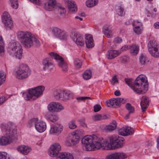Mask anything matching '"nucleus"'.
Masks as SVG:
<instances>
[{"label":"nucleus","instance_id":"59","mask_svg":"<svg viewBox=\"0 0 159 159\" xmlns=\"http://www.w3.org/2000/svg\"><path fill=\"white\" fill-rule=\"evenodd\" d=\"M112 80L113 81L112 84H115L116 83H118V79L116 75H115L112 77Z\"/></svg>","mask_w":159,"mask_h":159},{"label":"nucleus","instance_id":"5","mask_svg":"<svg viewBox=\"0 0 159 159\" xmlns=\"http://www.w3.org/2000/svg\"><path fill=\"white\" fill-rule=\"evenodd\" d=\"M61 146L58 143H55L51 145L49 151V155L52 157H56V159H74L72 154L68 152H59Z\"/></svg>","mask_w":159,"mask_h":159},{"label":"nucleus","instance_id":"12","mask_svg":"<svg viewBox=\"0 0 159 159\" xmlns=\"http://www.w3.org/2000/svg\"><path fill=\"white\" fill-rule=\"evenodd\" d=\"M49 55L56 60L58 63L59 66L61 68L62 70L66 72L67 70L68 66L62 58L57 53L54 52H51L49 53Z\"/></svg>","mask_w":159,"mask_h":159},{"label":"nucleus","instance_id":"19","mask_svg":"<svg viewBox=\"0 0 159 159\" xmlns=\"http://www.w3.org/2000/svg\"><path fill=\"white\" fill-rule=\"evenodd\" d=\"M55 4L56 1L55 0H48L44 3L43 7L47 11H52L55 7Z\"/></svg>","mask_w":159,"mask_h":159},{"label":"nucleus","instance_id":"46","mask_svg":"<svg viewBox=\"0 0 159 159\" xmlns=\"http://www.w3.org/2000/svg\"><path fill=\"white\" fill-rule=\"evenodd\" d=\"M54 105L56 109V112L60 111L64 109V107L62 105L58 102H55Z\"/></svg>","mask_w":159,"mask_h":159},{"label":"nucleus","instance_id":"6","mask_svg":"<svg viewBox=\"0 0 159 159\" xmlns=\"http://www.w3.org/2000/svg\"><path fill=\"white\" fill-rule=\"evenodd\" d=\"M44 90V86L39 85L29 89L28 90V92H25L23 93L22 96L26 100H29L31 99L34 100L43 94Z\"/></svg>","mask_w":159,"mask_h":159},{"label":"nucleus","instance_id":"52","mask_svg":"<svg viewBox=\"0 0 159 159\" xmlns=\"http://www.w3.org/2000/svg\"><path fill=\"white\" fill-rule=\"evenodd\" d=\"M120 60L122 62L125 63L129 61V58L128 56H124L120 58Z\"/></svg>","mask_w":159,"mask_h":159},{"label":"nucleus","instance_id":"50","mask_svg":"<svg viewBox=\"0 0 159 159\" xmlns=\"http://www.w3.org/2000/svg\"><path fill=\"white\" fill-rule=\"evenodd\" d=\"M6 152H0V159H10L9 157L7 156Z\"/></svg>","mask_w":159,"mask_h":159},{"label":"nucleus","instance_id":"49","mask_svg":"<svg viewBox=\"0 0 159 159\" xmlns=\"http://www.w3.org/2000/svg\"><path fill=\"white\" fill-rule=\"evenodd\" d=\"M48 118L49 120L52 122H55L58 119L57 116L53 115H49Z\"/></svg>","mask_w":159,"mask_h":159},{"label":"nucleus","instance_id":"42","mask_svg":"<svg viewBox=\"0 0 159 159\" xmlns=\"http://www.w3.org/2000/svg\"><path fill=\"white\" fill-rule=\"evenodd\" d=\"M4 46L5 44L2 37L1 36L0 39V55H2V53L4 52Z\"/></svg>","mask_w":159,"mask_h":159},{"label":"nucleus","instance_id":"36","mask_svg":"<svg viewBox=\"0 0 159 159\" xmlns=\"http://www.w3.org/2000/svg\"><path fill=\"white\" fill-rule=\"evenodd\" d=\"M63 94L62 95V100H68L70 98L72 94L69 91H63Z\"/></svg>","mask_w":159,"mask_h":159},{"label":"nucleus","instance_id":"61","mask_svg":"<svg viewBox=\"0 0 159 159\" xmlns=\"http://www.w3.org/2000/svg\"><path fill=\"white\" fill-rule=\"evenodd\" d=\"M128 49H129V45H125L121 48V50L122 51L124 50H126Z\"/></svg>","mask_w":159,"mask_h":159},{"label":"nucleus","instance_id":"40","mask_svg":"<svg viewBox=\"0 0 159 159\" xmlns=\"http://www.w3.org/2000/svg\"><path fill=\"white\" fill-rule=\"evenodd\" d=\"M6 80V75L5 72L2 71H0V86L3 84Z\"/></svg>","mask_w":159,"mask_h":159},{"label":"nucleus","instance_id":"20","mask_svg":"<svg viewBox=\"0 0 159 159\" xmlns=\"http://www.w3.org/2000/svg\"><path fill=\"white\" fill-rule=\"evenodd\" d=\"M149 102V99L148 97L143 96L142 97L140 105L141 109L143 112L145 111L146 109L148 106Z\"/></svg>","mask_w":159,"mask_h":159},{"label":"nucleus","instance_id":"23","mask_svg":"<svg viewBox=\"0 0 159 159\" xmlns=\"http://www.w3.org/2000/svg\"><path fill=\"white\" fill-rule=\"evenodd\" d=\"M43 69L44 70H50L54 66L52 61L50 59L47 58L43 61Z\"/></svg>","mask_w":159,"mask_h":159},{"label":"nucleus","instance_id":"64","mask_svg":"<svg viewBox=\"0 0 159 159\" xmlns=\"http://www.w3.org/2000/svg\"><path fill=\"white\" fill-rule=\"evenodd\" d=\"M157 147L158 150H159V137L157 139Z\"/></svg>","mask_w":159,"mask_h":159},{"label":"nucleus","instance_id":"22","mask_svg":"<svg viewBox=\"0 0 159 159\" xmlns=\"http://www.w3.org/2000/svg\"><path fill=\"white\" fill-rule=\"evenodd\" d=\"M142 23L138 20H134L133 22V30L135 33L139 34L141 33L142 29L140 26L142 25Z\"/></svg>","mask_w":159,"mask_h":159},{"label":"nucleus","instance_id":"34","mask_svg":"<svg viewBox=\"0 0 159 159\" xmlns=\"http://www.w3.org/2000/svg\"><path fill=\"white\" fill-rule=\"evenodd\" d=\"M98 2V0H88L86 2V4L87 7H92L96 5Z\"/></svg>","mask_w":159,"mask_h":159},{"label":"nucleus","instance_id":"26","mask_svg":"<svg viewBox=\"0 0 159 159\" xmlns=\"http://www.w3.org/2000/svg\"><path fill=\"white\" fill-rule=\"evenodd\" d=\"M85 39V44L88 48H91L93 46V37L91 35H86Z\"/></svg>","mask_w":159,"mask_h":159},{"label":"nucleus","instance_id":"15","mask_svg":"<svg viewBox=\"0 0 159 159\" xmlns=\"http://www.w3.org/2000/svg\"><path fill=\"white\" fill-rule=\"evenodd\" d=\"M2 20L4 23L6 27H8L10 29L11 28L13 25L12 20L9 14L7 12H4L3 14Z\"/></svg>","mask_w":159,"mask_h":159},{"label":"nucleus","instance_id":"37","mask_svg":"<svg viewBox=\"0 0 159 159\" xmlns=\"http://www.w3.org/2000/svg\"><path fill=\"white\" fill-rule=\"evenodd\" d=\"M92 76V72L90 70H87L85 71L83 75V78L85 80H88Z\"/></svg>","mask_w":159,"mask_h":159},{"label":"nucleus","instance_id":"60","mask_svg":"<svg viewBox=\"0 0 159 159\" xmlns=\"http://www.w3.org/2000/svg\"><path fill=\"white\" fill-rule=\"evenodd\" d=\"M6 100V99L4 96L0 98V105L2 104Z\"/></svg>","mask_w":159,"mask_h":159},{"label":"nucleus","instance_id":"57","mask_svg":"<svg viewBox=\"0 0 159 159\" xmlns=\"http://www.w3.org/2000/svg\"><path fill=\"white\" fill-rule=\"evenodd\" d=\"M122 41V40L121 38L116 37L114 39L113 42L115 44H119Z\"/></svg>","mask_w":159,"mask_h":159},{"label":"nucleus","instance_id":"9","mask_svg":"<svg viewBox=\"0 0 159 159\" xmlns=\"http://www.w3.org/2000/svg\"><path fill=\"white\" fill-rule=\"evenodd\" d=\"M31 74V70L26 65H20L16 71V76L19 79H23L28 77Z\"/></svg>","mask_w":159,"mask_h":159},{"label":"nucleus","instance_id":"27","mask_svg":"<svg viewBox=\"0 0 159 159\" xmlns=\"http://www.w3.org/2000/svg\"><path fill=\"white\" fill-rule=\"evenodd\" d=\"M67 6L70 11L72 13H75L77 11V8L75 4L73 1L68 0L67 1Z\"/></svg>","mask_w":159,"mask_h":159},{"label":"nucleus","instance_id":"13","mask_svg":"<svg viewBox=\"0 0 159 159\" xmlns=\"http://www.w3.org/2000/svg\"><path fill=\"white\" fill-rule=\"evenodd\" d=\"M70 36L72 40L78 46H83L84 43L83 38L81 34L76 31L72 32L70 33Z\"/></svg>","mask_w":159,"mask_h":159},{"label":"nucleus","instance_id":"1","mask_svg":"<svg viewBox=\"0 0 159 159\" xmlns=\"http://www.w3.org/2000/svg\"><path fill=\"white\" fill-rule=\"evenodd\" d=\"M123 138L115 135L106 139L93 135H87L82 138L81 143L83 148L86 151H92L101 148L111 150L121 147L123 143Z\"/></svg>","mask_w":159,"mask_h":159},{"label":"nucleus","instance_id":"58","mask_svg":"<svg viewBox=\"0 0 159 159\" xmlns=\"http://www.w3.org/2000/svg\"><path fill=\"white\" fill-rule=\"evenodd\" d=\"M31 2L34 4L37 5H39L41 4V1L40 0H29Z\"/></svg>","mask_w":159,"mask_h":159},{"label":"nucleus","instance_id":"39","mask_svg":"<svg viewBox=\"0 0 159 159\" xmlns=\"http://www.w3.org/2000/svg\"><path fill=\"white\" fill-rule=\"evenodd\" d=\"M74 134V135L79 138L80 137L85 134V132L83 129H77L75 131Z\"/></svg>","mask_w":159,"mask_h":159},{"label":"nucleus","instance_id":"53","mask_svg":"<svg viewBox=\"0 0 159 159\" xmlns=\"http://www.w3.org/2000/svg\"><path fill=\"white\" fill-rule=\"evenodd\" d=\"M76 99L78 101L80 102L81 101H84L87 99H91V98L87 97H76Z\"/></svg>","mask_w":159,"mask_h":159},{"label":"nucleus","instance_id":"14","mask_svg":"<svg viewBox=\"0 0 159 159\" xmlns=\"http://www.w3.org/2000/svg\"><path fill=\"white\" fill-rule=\"evenodd\" d=\"M125 99L120 98H116L111 99L109 101H107L106 103V105L110 107L116 108L119 107L121 104H123L125 102Z\"/></svg>","mask_w":159,"mask_h":159},{"label":"nucleus","instance_id":"31","mask_svg":"<svg viewBox=\"0 0 159 159\" xmlns=\"http://www.w3.org/2000/svg\"><path fill=\"white\" fill-rule=\"evenodd\" d=\"M63 91L60 89L55 90L53 93L54 97L57 99L62 100Z\"/></svg>","mask_w":159,"mask_h":159},{"label":"nucleus","instance_id":"18","mask_svg":"<svg viewBox=\"0 0 159 159\" xmlns=\"http://www.w3.org/2000/svg\"><path fill=\"white\" fill-rule=\"evenodd\" d=\"M63 130V126L60 124H57L52 125L51 127L50 133L56 135L59 134Z\"/></svg>","mask_w":159,"mask_h":159},{"label":"nucleus","instance_id":"45","mask_svg":"<svg viewBox=\"0 0 159 159\" xmlns=\"http://www.w3.org/2000/svg\"><path fill=\"white\" fill-rule=\"evenodd\" d=\"M38 118H35L30 120L28 122V125L30 127L35 125L37 122Z\"/></svg>","mask_w":159,"mask_h":159},{"label":"nucleus","instance_id":"11","mask_svg":"<svg viewBox=\"0 0 159 159\" xmlns=\"http://www.w3.org/2000/svg\"><path fill=\"white\" fill-rule=\"evenodd\" d=\"M52 33L56 38L61 40L66 41L68 38V34L65 31L57 27L53 28L52 30Z\"/></svg>","mask_w":159,"mask_h":159},{"label":"nucleus","instance_id":"41","mask_svg":"<svg viewBox=\"0 0 159 159\" xmlns=\"http://www.w3.org/2000/svg\"><path fill=\"white\" fill-rule=\"evenodd\" d=\"M54 104L55 102H52L48 105V109L50 112H56V110Z\"/></svg>","mask_w":159,"mask_h":159},{"label":"nucleus","instance_id":"48","mask_svg":"<svg viewBox=\"0 0 159 159\" xmlns=\"http://www.w3.org/2000/svg\"><path fill=\"white\" fill-rule=\"evenodd\" d=\"M11 6L12 8L16 9L18 7L17 0H10Z\"/></svg>","mask_w":159,"mask_h":159},{"label":"nucleus","instance_id":"2","mask_svg":"<svg viewBox=\"0 0 159 159\" xmlns=\"http://www.w3.org/2000/svg\"><path fill=\"white\" fill-rule=\"evenodd\" d=\"M132 79L125 78V81L128 86L134 92L139 94H143L148 90V80L144 75H140L136 79L134 84H132Z\"/></svg>","mask_w":159,"mask_h":159},{"label":"nucleus","instance_id":"47","mask_svg":"<svg viewBox=\"0 0 159 159\" xmlns=\"http://www.w3.org/2000/svg\"><path fill=\"white\" fill-rule=\"evenodd\" d=\"M124 11L125 9L124 7L122 5L119 6L117 10L118 14L120 16H122L125 14Z\"/></svg>","mask_w":159,"mask_h":159},{"label":"nucleus","instance_id":"3","mask_svg":"<svg viewBox=\"0 0 159 159\" xmlns=\"http://www.w3.org/2000/svg\"><path fill=\"white\" fill-rule=\"evenodd\" d=\"M17 37L25 48H30L33 46L39 47L40 45L39 40L30 32L19 31L17 33Z\"/></svg>","mask_w":159,"mask_h":159},{"label":"nucleus","instance_id":"51","mask_svg":"<svg viewBox=\"0 0 159 159\" xmlns=\"http://www.w3.org/2000/svg\"><path fill=\"white\" fill-rule=\"evenodd\" d=\"M58 11L61 15H65L66 12L65 8L61 6L59 7L58 8Z\"/></svg>","mask_w":159,"mask_h":159},{"label":"nucleus","instance_id":"63","mask_svg":"<svg viewBox=\"0 0 159 159\" xmlns=\"http://www.w3.org/2000/svg\"><path fill=\"white\" fill-rule=\"evenodd\" d=\"M114 94L116 96H119L120 95V93L119 91L116 90Z\"/></svg>","mask_w":159,"mask_h":159},{"label":"nucleus","instance_id":"29","mask_svg":"<svg viewBox=\"0 0 159 159\" xmlns=\"http://www.w3.org/2000/svg\"><path fill=\"white\" fill-rule=\"evenodd\" d=\"M139 64L141 66H145L149 61L145 55L142 53L139 57Z\"/></svg>","mask_w":159,"mask_h":159},{"label":"nucleus","instance_id":"56","mask_svg":"<svg viewBox=\"0 0 159 159\" xmlns=\"http://www.w3.org/2000/svg\"><path fill=\"white\" fill-rule=\"evenodd\" d=\"M80 125L83 127H86L87 125L85 123V120L84 119H80L78 120Z\"/></svg>","mask_w":159,"mask_h":159},{"label":"nucleus","instance_id":"17","mask_svg":"<svg viewBox=\"0 0 159 159\" xmlns=\"http://www.w3.org/2000/svg\"><path fill=\"white\" fill-rule=\"evenodd\" d=\"M127 157V155L124 153L116 152L107 156L105 159H125Z\"/></svg>","mask_w":159,"mask_h":159},{"label":"nucleus","instance_id":"55","mask_svg":"<svg viewBox=\"0 0 159 159\" xmlns=\"http://www.w3.org/2000/svg\"><path fill=\"white\" fill-rule=\"evenodd\" d=\"M101 108V107L99 104H96L93 107V110L95 112L99 111Z\"/></svg>","mask_w":159,"mask_h":159},{"label":"nucleus","instance_id":"54","mask_svg":"<svg viewBox=\"0 0 159 159\" xmlns=\"http://www.w3.org/2000/svg\"><path fill=\"white\" fill-rule=\"evenodd\" d=\"M65 145L67 146H72L70 138L66 139L65 142Z\"/></svg>","mask_w":159,"mask_h":159},{"label":"nucleus","instance_id":"30","mask_svg":"<svg viewBox=\"0 0 159 159\" xmlns=\"http://www.w3.org/2000/svg\"><path fill=\"white\" fill-rule=\"evenodd\" d=\"M102 32L108 38H111L112 37L111 31L109 29L107 25H105L103 27Z\"/></svg>","mask_w":159,"mask_h":159},{"label":"nucleus","instance_id":"8","mask_svg":"<svg viewBox=\"0 0 159 159\" xmlns=\"http://www.w3.org/2000/svg\"><path fill=\"white\" fill-rule=\"evenodd\" d=\"M6 132V134L4 136L0 138V145L2 146H5L11 143L14 138V136L16 134L15 129L11 130L9 128H7V125H3Z\"/></svg>","mask_w":159,"mask_h":159},{"label":"nucleus","instance_id":"62","mask_svg":"<svg viewBox=\"0 0 159 159\" xmlns=\"http://www.w3.org/2000/svg\"><path fill=\"white\" fill-rule=\"evenodd\" d=\"M154 27L156 29H159V22H156L154 24Z\"/></svg>","mask_w":159,"mask_h":159},{"label":"nucleus","instance_id":"7","mask_svg":"<svg viewBox=\"0 0 159 159\" xmlns=\"http://www.w3.org/2000/svg\"><path fill=\"white\" fill-rule=\"evenodd\" d=\"M8 51L13 57L20 59L22 58L23 49L20 43L18 42L13 41L8 45Z\"/></svg>","mask_w":159,"mask_h":159},{"label":"nucleus","instance_id":"44","mask_svg":"<svg viewBox=\"0 0 159 159\" xmlns=\"http://www.w3.org/2000/svg\"><path fill=\"white\" fill-rule=\"evenodd\" d=\"M68 125L69 128L70 129H74L77 128L75 121L74 119H72L69 122Z\"/></svg>","mask_w":159,"mask_h":159},{"label":"nucleus","instance_id":"10","mask_svg":"<svg viewBox=\"0 0 159 159\" xmlns=\"http://www.w3.org/2000/svg\"><path fill=\"white\" fill-rule=\"evenodd\" d=\"M148 48L151 55L155 57H159V46L155 40H151L148 44Z\"/></svg>","mask_w":159,"mask_h":159},{"label":"nucleus","instance_id":"33","mask_svg":"<svg viewBox=\"0 0 159 159\" xmlns=\"http://www.w3.org/2000/svg\"><path fill=\"white\" fill-rule=\"evenodd\" d=\"M116 127V121H113L112 123L107 125L105 129L109 131H112L114 130Z\"/></svg>","mask_w":159,"mask_h":159},{"label":"nucleus","instance_id":"38","mask_svg":"<svg viewBox=\"0 0 159 159\" xmlns=\"http://www.w3.org/2000/svg\"><path fill=\"white\" fill-rule=\"evenodd\" d=\"M82 64L81 61L78 58L75 59L74 61V66L76 69L80 68L82 66Z\"/></svg>","mask_w":159,"mask_h":159},{"label":"nucleus","instance_id":"4","mask_svg":"<svg viewBox=\"0 0 159 159\" xmlns=\"http://www.w3.org/2000/svg\"><path fill=\"white\" fill-rule=\"evenodd\" d=\"M17 37L25 48H30L33 46L39 47L40 45L39 40L30 32L19 31L17 33Z\"/></svg>","mask_w":159,"mask_h":159},{"label":"nucleus","instance_id":"16","mask_svg":"<svg viewBox=\"0 0 159 159\" xmlns=\"http://www.w3.org/2000/svg\"><path fill=\"white\" fill-rule=\"evenodd\" d=\"M134 133L133 128L129 126H125L120 129L118 131V134L122 136H128L132 135Z\"/></svg>","mask_w":159,"mask_h":159},{"label":"nucleus","instance_id":"35","mask_svg":"<svg viewBox=\"0 0 159 159\" xmlns=\"http://www.w3.org/2000/svg\"><path fill=\"white\" fill-rule=\"evenodd\" d=\"M107 117L105 115L96 114L93 117V119L94 121L107 119Z\"/></svg>","mask_w":159,"mask_h":159},{"label":"nucleus","instance_id":"28","mask_svg":"<svg viewBox=\"0 0 159 159\" xmlns=\"http://www.w3.org/2000/svg\"><path fill=\"white\" fill-rule=\"evenodd\" d=\"M129 49L132 55H136L139 52V47L137 45L132 44L129 45Z\"/></svg>","mask_w":159,"mask_h":159},{"label":"nucleus","instance_id":"32","mask_svg":"<svg viewBox=\"0 0 159 159\" xmlns=\"http://www.w3.org/2000/svg\"><path fill=\"white\" fill-rule=\"evenodd\" d=\"M126 108L129 111V113L127 114L125 116V118L128 119L129 117L130 114L134 112V108L129 103H127L126 104Z\"/></svg>","mask_w":159,"mask_h":159},{"label":"nucleus","instance_id":"21","mask_svg":"<svg viewBox=\"0 0 159 159\" xmlns=\"http://www.w3.org/2000/svg\"><path fill=\"white\" fill-rule=\"evenodd\" d=\"M35 128L38 131L42 133L46 129V124L45 122L40 121L38 119L37 122L35 125Z\"/></svg>","mask_w":159,"mask_h":159},{"label":"nucleus","instance_id":"43","mask_svg":"<svg viewBox=\"0 0 159 159\" xmlns=\"http://www.w3.org/2000/svg\"><path fill=\"white\" fill-rule=\"evenodd\" d=\"M72 146L77 144L79 142V138L73 135L70 138Z\"/></svg>","mask_w":159,"mask_h":159},{"label":"nucleus","instance_id":"25","mask_svg":"<svg viewBox=\"0 0 159 159\" xmlns=\"http://www.w3.org/2000/svg\"><path fill=\"white\" fill-rule=\"evenodd\" d=\"M17 150L22 154L27 155L31 151V149L30 147L28 146L22 145L17 148Z\"/></svg>","mask_w":159,"mask_h":159},{"label":"nucleus","instance_id":"24","mask_svg":"<svg viewBox=\"0 0 159 159\" xmlns=\"http://www.w3.org/2000/svg\"><path fill=\"white\" fill-rule=\"evenodd\" d=\"M120 54L118 50H110L107 53L106 57L108 59H112L118 56Z\"/></svg>","mask_w":159,"mask_h":159}]
</instances>
